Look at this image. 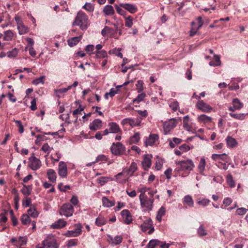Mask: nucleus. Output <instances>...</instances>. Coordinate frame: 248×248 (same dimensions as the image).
<instances>
[{"instance_id":"nucleus-1","label":"nucleus","mask_w":248,"mask_h":248,"mask_svg":"<svg viewBox=\"0 0 248 248\" xmlns=\"http://www.w3.org/2000/svg\"><path fill=\"white\" fill-rule=\"evenodd\" d=\"M73 25L79 26L80 28L82 30H86L89 25L87 15L82 11L78 12L73 23Z\"/></svg>"},{"instance_id":"nucleus-2","label":"nucleus","mask_w":248,"mask_h":248,"mask_svg":"<svg viewBox=\"0 0 248 248\" xmlns=\"http://www.w3.org/2000/svg\"><path fill=\"white\" fill-rule=\"evenodd\" d=\"M175 165L174 171L177 172L182 170L191 171L194 167V163L191 159L175 161Z\"/></svg>"},{"instance_id":"nucleus-3","label":"nucleus","mask_w":248,"mask_h":248,"mask_svg":"<svg viewBox=\"0 0 248 248\" xmlns=\"http://www.w3.org/2000/svg\"><path fill=\"white\" fill-rule=\"evenodd\" d=\"M59 245L54 237L49 235L43 241L41 245L36 246V248H58Z\"/></svg>"},{"instance_id":"nucleus-4","label":"nucleus","mask_w":248,"mask_h":248,"mask_svg":"<svg viewBox=\"0 0 248 248\" xmlns=\"http://www.w3.org/2000/svg\"><path fill=\"white\" fill-rule=\"evenodd\" d=\"M110 151L115 155H122L126 154L125 146L120 142L113 143L110 147Z\"/></svg>"},{"instance_id":"nucleus-5","label":"nucleus","mask_w":248,"mask_h":248,"mask_svg":"<svg viewBox=\"0 0 248 248\" xmlns=\"http://www.w3.org/2000/svg\"><path fill=\"white\" fill-rule=\"evenodd\" d=\"M141 208L147 211H151L153 208V204L154 202V199L152 197L147 196L139 198Z\"/></svg>"},{"instance_id":"nucleus-6","label":"nucleus","mask_w":248,"mask_h":248,"mask_svg":"<svg viewBox=\"0 0 248 248\" xmlns=\"http://www.w3.org/2000/svg\"><path fill=\"white\" fill-rule=\"evenodd\" d=\"M74 210L73 206L69 203L64 204L61 208L59 213L61 216L70 217L72 216Z\"/></svg>"},{"instance_id":"nucleus-7","label":"nucleus","mask_w":248,"mask_h":248,"mask_svg":"<svg viewBox=\"0 0 248 248\" xmlns=\"http://www.w3.org/2000/svg\"><path fill=\"white\" fill-rule=\"evenodd\" d=\"M178 120L175 118L170 119L169 121L163 123V128L165 134H168L170 130L177 125Z\"/></svg>"},{"instance_id":"nucleus-8","label":"nucleus","mask_w":248,"mask_h":248,"mask_svg":"<svg viewBox=\"0 0 248 248\" xmlns=\"http://www.w3.org/2000/svg\"><path fill=\"white\" fill-rule=\"evenodd\" d=\"M76 228L72 230L68 231L65 233V236L67 237H75L80 235L82 232V226L80 223L75 224Z\"/></svg>"},{"instance_id":"nucleus-9","label":"nucleus","mask_w":248,"mask_h":248,"mask_svg":"<svg viewBox=\"0 0 248 248\" xmlns=\"http://www.w3.org/2000/svg\"><path fill=\"white\" fill-rule=\"evenodd\" d=\"M192 27L190 31V35L191 36H194L197 31L202 27L203 22L202 18L201 16L198 17L195 21L191 23Z\"/></svg>"},{"instance_id":"nucleus-10","label":"nucleus","mask_w":248,"mask_h":248,"mask_svg":"<svg viewBox=\"0 0 248 248\" xmlns=\"http://www.w3.org/2000/svg\"><path fill=\"white\" fill-rule=\"evenodd\" d=\"M196 107L198 109L206 113L210 112L213 110L211 106L202 100L197 102Z\"/></svg>"},{"instance_id":"nucleus-11","label":"nucleus","mask_w":248,"mask_h":248,"mask_svg":"<svg viewBox=\"0 0 248 248\" xmlns=\"http://www.w3.org/2000/svg\"><path fill=\"white\" fill-rule=\"evenodd\" d=\"M137 166L136 163L134 162H132L128 169L124 170L122 172L119 173L115 176L116 180L117 181L121 182V180L119 179L120 176H122L124 173L125 172H127L130 175V176H132L133 173L137 170Z\"/></svg>"},{"instance_id":"nucleus-12","label":"nucleus","mask_w":248,"mask_h":248,"mask_svg":"<svg viewBox=\"0 0 248 248\" xmlns=\"http://www.w3.org/2000/svg\"><path fill=\"white\" fill-rule=\"evenodd\" d=\"M11 242L16 247L22 248L21 247L25 245L27 243V238L25 236H19L17 238L13 237L11 239Z\"/></svg>"},{"instance_id":"nucleus-13","label":"nucleus","mask_w":248,"mask_h":248,"mask_svg":"<svg viewBox=\"0 0 248 248\" xmlns=\"http://www.w3.org/2000/svg\"><path fill=\"white\" fill-rule=\"evenodd\" d=\"M29 162V166L33 170H37L41 166L40 160L33 155L30 157Z\"/></svg>"},{"instance_id":"nucleus-14","label":"nucleus","mask_w":248,"mask_h":248,"mask_svg":"<svg viewBox=\"0 0 248 248\" xmlns=\"http://www.w3.org/2000/svg\"><path fill=\"white\" fill-rule=\"evenodd\" d=\"M108 242L112 245H119L122 242L123 240V236L120 235H118L113 237L111 235L108 234Z\"/></svg>"},{"instance_id":"nucleus-15","label":"nucleus","mask_w":248,"mask_h":248,"mask_svg":"<svg viewBox=\"0 0 248 248\" xmlns=\"http://www.w3.org/2000/svg\"><path fill=\"white\" fill-rule=\"evenodd\" d=\"M141 120L139 118L134 120L131 118L124 119L122 121L123 124H129L132 127L140 126V125Z\"/></svg>"},{"instance_id":"nucleus-16","label":"nucleus","mask_w":248,"mask_h":248,"mask_svg":"<svg viewBox=\"0 0 248 248\" xmlns=\"http://www.w3.org/2000/svg\"><path fill=\"white\" fill-rule=\"evenodd\" d=\"M232 106H230L228 108L229 110L232 112L239 110L243 107V104L237 98L232 100Z\"/></svg>"},{"instance_id":"nucleus-17","label":"nucleus","mask_w":248,"mask_h":248,"mask_svg":"<svg viewBox=\"0 0 248 248\" xmlns=\"http://www.w3.org/2000/svg\"><path fill=\"white\" fill-rule=\"evenodd\" d=\"M58 174L62 177H66L67 175V168L66 163L63 161H60L59 164Z\"/></svg>"},{"instance_id":"nucleus-18","label":"nucleus","mask_w":248,"mask_h":248,"mask_svg":"<svg viewBox=\"0 0 248 248\" xmlns=\"http://www.w3.org/2000/svg\"><path fill=\"white\" fill-rule=\"evenodd\" d=\"M120 6L124 8L131 14L135 13L138 11L137 6L131 3H120Z\"/></svg>"},{"instance_id":"nucleus-19","label":"nucleus","mask_w":248,"mask_h":248,"mask_svg":"<svg viewBox=\"0 0 248 248\" xmlns=\"http://www.w3.org/2000/svg\"><path fill=\"white\" fill-rule=\"evenodd\" d=\"M121 214L122 217L123 221L124 223L126 224H129L132 222V216L128 210H123L121 211Z\"/></svg>"},{"instance_id":"nucleus-20","label":"nucleus","mask_w":248,"mask_h":248,"mask_svg":"<svg viewBox=\"0 0 248 248\" xmlns=\"http://www.w3.org/2000/svg\"><path fill=\"white\" fill-rule=\"evenodd\" d=\"M151 155H144L143 160L142 162V165L143 169L147 170L151 166Z\"/></svg>"},{"instance_id":"nucleus-21","label":"nucleus","mask_w":248,"mask_h":248,"mask_svg":"<svg viewBox=\"0 0 248 248\" xmlns=\"http://www.w3.org/2000/svg\"><path fill=\"white\" fill-rule=\"evenodd\" d=\"M102 127V123L101 120L97 119L93 120L89 125V128L91 130L96 131Z\"/></svg>"},{"instance_id":"nucleus-22","label":"nucleus","mask_w":248,"mask_h":248,"mask_svg":"<svg viewBox=\"0 0 248 248\" xmlns=\"http://www.w3.org/2000/svg\"><path fill=\"white\" fill-rule=\"evenodd\" d=\"M192 123L189 122V117L188 115L185 116L183 118V126L185 130L189 132H193L192 126Z\"/></svg>"},{"instance_id":"nucleus-23","label":"nucleus","mask_w":248,"mask_h":248,"mask_svg":"<svg viewBox=\"0 0 248 248\" xmlns=\"http://www.w3.org/2000/svg\"><path fill=\"white\" fill-rule=\"evenodd\" d=\"M183 202L184 205H186V207L191 208L194 205V201L193 198L189 195H187L183 198Z\"/></svg>"},{"instance_id":"nucleus-24","label":"nucleus","mask_w":248,"mask_h":248,"mask_svg":"<svg viewBox=\"0 0 248 248\" xmlns=\"http://www.w3.org/2000/svg\"><path fill=\"white\" fill-rule=\"evenodd\" d=\"M123 85L117 86L115 88H111L109 92L106 93L105 94L104 97L106 99H108V96L111 97L114 96L116 94H117L119 91V88L122 87Z\"/></svg>"},{"instance_id":"nucleus-25","label":"nucleus","mask_w":248,"mask_h":248,"mask_svg":"<svg viewBox=\"0 0 248 248\" xmlns=\"http://www.w3.org/2000/svg\"><path fill=\"white\" fill-rule=\"evenodd\" d=\"M158 138V137L157 135H151L145 141V145L146 146L153 145Z\"/></svg>"},{"instance_id":"nucleus-26","label":"nucleus","mask_w":248,"mask_h":248,"mask_svg":"<svg viewBox=\"0 0 248 248\" xmlns=\"http://www.w3.org/2000/svg\"><path fill=\"white\" fill-rule=\"evenodd\" d=\"M153 226V222L151 219L149 218L145 220L143 224H141L140 228L143 232H146Z\"/></svg>"},{"instance_id":"nucleus-27","label":"nucleus","mask_w":248,"mask_h":248,"mask_svg":"<svg viewBox=\"0 0 248 248\" xmlns=\"http://www.w3.org/2000/svg\"><path fill=\"white\" fill-rule=\"evenodd\" d=\"M108 128L110 133H117L121 131L118 124L115 123H111L108 124Z\"/></svg>"},{"instance_id":"nucleus-28","label":"nucleus","mask_w":248,"mask_h":248,"mask_svg":"<svg viewBox=\"0 0 248 248\" xmlns=\"http://www.w3.org/2000/svg\"><path fill=\"white\" fill-rule=\"evenodd\" d=\"M47 176L49 180L52 183H55L56 181V173L53 169H48L46 172Z\"/></svg>"},{"instance_id":"nucleus-29","label":"nucleus","mask_w":248,"mask_h":248,"mask_svg":"<svg viewBox=\"0 0 248 248\" xmlns=\"http://www.w3.org/2000/svg\"><path fill=\"white\" fill-rule=\"evenodd\" d=\"M66 222L63 219H59L51 225V227L54 229H60L64 227Z\"/></svg>"},{"instance_id":"nucleus-30","label":"nucleus","mask_w":248,"mask_h":248,"mask_svg":"<svg viewBox=\"0 0 248 248\" xmlns=\"http://www.w3.org/2000/svg\"><path fill=\"white\" fill-rule=\"evenodd\" d=\"M227 155L225 153L222 154H214L212 155L211 158L213 160L215 161H219L221 160H223L224 161L227 162Z\"/></svg>"},{"instance_id":"nucleus-31","label":"nucleus","mask_w":248,"mask_h":248,"mask_svg":"<svg viewBox=\"0 0 248 248\" xmlns=\"http://www.w3.org/2000/svg\"><path fill=\"white\" fill-rule=\"evenodd\" d=\"M70 90V87H67L65 88H62L54 90V94L58 98H61L63 94L66 93L68 90Z\"/></svg>"},{"instance_id":"nucleus-32","label":"nucleus","mask_w":248,"mask_h":248,"mask_svg":"<svg viewBox=\"0 0 248 248\" xmlns=\"http://www.w3.org/2000/svg\"><path fill=\"white\" fill-rule=\"evenodd\" d=\"M168 104L170 108L173 111H176L179 108V104L176 100L171 99L169 100Z\"/></svg>"},{"instance_id":"nucleus-33","label":"nucleus","mask_w":248,"mask_h":248,"mask_svg":"<svg viewBox=\"0 0 248 248\" xmlns=\"http://www.w3.org/2000/svg\"><path fill=\"white\" fill-rule=\"evenodd\" d=\"M227 145L229 148H233L236 146L237 142L236 140L232 137L228 136L226 139Z\"/></svg>"},{"instance_id":"nucleus-34","label":"nucleus","mask_w":248,"mask_h":248,"mask_svg":"<svg viewBox=\"0 0 248 248\" xmlns=\"http://www.w3.org/2000/svg\"><path fill=\"white\" fill-rule=\"evenodd\" d=\"M81 39V36L71 38L67 40L68 45L70 47H73L77 45Z\"/></svg>"},{"instance_id":"nucleus-35","label":"nucleus","mask_w":248,"mask_h":248,"mask_svg":"<svg viewBox=\"0 0 248 248\" xmlns=\"http://www.w3.org/2000/svg\"><path fill=\"white\" fill-rule=\"evenodd\" d=\"M103 13L106 16H111L114 14L115 11L111 5H106L103 9Z\"/></svg>"},{"instance_id":"nucleus-36","label":"nucleus","mask_w":248,"mask_h":248,"mask_svg":"<svg viewBox=\"0 0 248 248\" xmlns=\"http://www.w3.org/2000/svg\"><path fill=\"white\" fill-rule=\"evenodd\" d=\"M199 122L203 124L210 123L212 121V118L205 114L200 115L197 118Z\"/></svg>"},{"instance_id":"nucleus-37","label":"nucleus","mask_w":248,"mask_h":248,"mask_svg":"<svg viewBox=\"0 0 248 248\" xmlns=\"http://www.w3.org/2000/svg\"><path fill=\"white\" fill-rule=\"evenodd\" d=\"M206 165V161L204 158H201L199 164L198 165V169L199 172L201 174H203V172L205 170Z\"/></svg>"},{"instance_id":"nucleus-38","label":"nucleus","mask_w":248,"mask_h":248,"mask_svg":"<svg viewBox=\"0 0 248 248\" xmlns=\"http://www.w3.org/2000/svg\"><path fill=\"white\" fill-rule=\"evenodd\" d=\"M107 222V219L101 215H99L95 219V224L99 227L105 225Z\"/></svg>"},{"instance_id":"nucleus-39","label":"nucleus","mask_w":248,"mask_h":248,"mask_svg":"<svg viewBox=\"0 0 248 248\" xmlns=\"http://www.w3.org/2000/svg\"><path fill=\"white\" fill-rule=\"evenodd\" d=\"M103 205L104 206L107 207H111L115 205V202L113 201H110L106 197H103L102 199Z\"/></svg>"},{"instance_id":"nucleus-40","label":"nucleus","mask_w":248,"mask_h":248,"mask_svg":"<svg viewBox=\"0 0 248 248\" xmlns=\"http://www.w3.org/2000/svg\"><path fill=\"white\" fill-rule=\"evenodd\" d=\"M150 189V187H147L145 186H140L138 188V191L140 193L139 198H141L147 196L145 193L146 191Z\"/></svg>"},{"instance_id":"nucleus-41","label":"nucleus","mask_w":248,"mask_h":248,"mask_svg":"<svg viewBox=\"0 0 248 248\" xmlns=\"http://www.w3.org/2000/svg\"><path fill=\"white\" fill-rule=\"evenodd\" d=\"M112 178L109 177L102 176L97 179V182L100 184L101 186H103L109 181H112Z\"/></svg>"},{"instance_id":"nucleus-42","label":"nucleus","mask_w":248,"mask_h":248,"mask_svg":"<svg viewBox=\"0 0 248 248\" xmlns=\"http://www.w3.org/2000/svg\"><path fill=\"white\" fill-rule=\"evenodd\" d=\"M32 190V187L31 186L23 185V188L21 189V192L26 196L30 195Z\"/></svg>"},{"instance_id":"nucleus-43","label":"nucleus","mask_w":248,"mask_h":248,"mask_svg":"<svg viewBox=\"0 0 248 248\" xmlns=\"http://www.w3.org/2000/svg\"><path fill=\"white\" fill-rule=\"evenodd\" d=\"M14 33L11 30H8L4 32L3 40L7 41L12 40Z\"/></svg>"},{"instance_id":"nucleus-44","label":"nucleus","mask_w":248,"mask_h":248,"mask_svg":"<svg viewBox=\"0 0 248 248\" xmlns=\"http://www.w3.org/2000/svg\"><path fill=\"white\" fill-rule=\"evenodd\" d=\"M140 140V133L138 132H137V133H135L134 135L130 138V139L129 140V144H134V143H136L138 142H139Z\"/></svg>"},{"instance_id":"nucleus-45","label":"nucleus","mask_w":248,"mask_h":248,"mask_svg":"<svg viewBox=\"0 0 248 248\" xmlns=\"http://www.w3.org/2000/svg\"><path fill=\"white\" fill-rule=\"evenodd\" d=\"M161 241L158 239H152L150 240L147 246V248H155L156 246L160 245Z\"/></svg>"},{"instance_id":"nucleus-46","label":"nucleus","mask_w":248,"mask_h":248,"mask_svg":"<svg viewBox=\"0 0 248 248\" xmlns=\"http://www.w3.org/2000/svg\"><path fill=\"white\" fill-rule=\"evenodd\" d=\"M17 29L19 34H24L28 32L29 29L27 27L25 26L23 23L17 26Z\"/></svg>"},{"instance_id":"nucleus-47","label":"nucleus","mask_w":248,"mask_h":248,"mask_svg":"<svg viewBox=\"0 0 248 248\" xmlns=\"http://www.w3.org/2000/svg\"><path fill=\"white\" fill-rule=\"evenodd\" d=\"M226 181L230 187H234L235 186V183L233 180L232 176L231 174H229L226 176Z\"/></svg>"},{"instance_id":"nucleus-48","label":"nucleus","mask_w":248,"mask_h":248,"mask_svg":"<svg viewBox=\"0 0 248 248\" xmlns=\"http://www.w3.org/2000/svg\"><path fill=\"white\" fill-rule=\"evenodd\" d=\"M82 8L88 12L92 13L94 11V4L90 2H86L82 6Z\"/></svg>"},{"instance_id":"nucleus-49","label":"nucleus","mask_w":248,"mask_h":248,"mask_svg":"<svg viewBox=\"0 0 248 248\" xmlns=\"http://www.w3.org/2000/svg\"><path fill=\"white\" fill-rule=\"evenodd\" d=\"M215 61H211L209 62V64L210 66H218L220 64V57L218 55H217L214 54V55Z\"/></svg>"},{"instance_id":"nucleus-50","label":"nucleus","mask_w":248,"mask_h":248,"mask_svg":"<svg viewBox=\"0 0 248 248\" xmlns=\"http://www.w3.org/2000/svg\"><path fill=\"white\" fill-rule=\"evenodd\" d=\"M165 208L163 207H161L157 212L156 218L159 222L161 221L162 217L165 215Z\"/></svg>"},{"instance_id":"nucleus-51","label":"nucleus","mask_w":248,"mask_h":248,"mask_svg":"<svg viewBox=\"0 0 248 248\" xmlns=\"http://www.w3.org/2000/svg\"><path fill=\"white\" fill-rule=\"evenodd\" d=\"M210 202V201L207 199L199 198L197 200V203L202 206H206Z\"/></svg>"},{"instance_id":"nucleus-52","label":"nucleus","mask_w":248,"mask_h":248,"mask_svg":"<svg viewBox=\"0 0 248 248\" xmlns=\"http://www.w3.org/2000/svg\"><path fill=\"white\" fill-rule=\"evenodd\" d=\"M232 202V200L231 198L227 197L224 199L223 201V204L221 205L222 209H225L226 207L230 205Z\"/></svg>"},{"instance_id":"nucleus-53","label":"nucleus","mask_w":248,"mask_h":248,"mask_svg":"<svg viewBox=\"0 0 248 248\" xmlns=\"http://www.w3.org/2000/svg\"><path fill=\"white\" fill-rule=\"evenodd\" d=\"M140 94L137 96L136 98L133 99V102L135 103H139L143 100L144 98L146 97V94L144 93L141 92L139 93Z\"/></svg>"},{"instance_id":"nucleus-54","label":"nucleus","mask_w":248,"mask_h":248,"mask_svg":"<svg viewBox=\"0 0 248 248\" xmlns=\"http://www.w3.org/2000/svg\"><path fill=\"white\" fill-rule=\"evenodd\" d=\"M28 215L33 218H35L38 217V213L36 211V209L32 207L30 208L28 210Z\"/></svg>"},{"instance_id":"nucleus-55","label":"nucleus","mask_w":248,"mask_h":248,"mask_svg":"<svg viewBox=\"0 0 248 248\" xmlns=\"http://www.w3.org/2000/svg\"><path fill=\"white\" fill-rule=\"evenodd\" d=\"M143 82L141 80L137 81L136 84V90L138 93H141L143 90Z\"/></svg>"},{"instance_id":"nucleus-56","label":"nucleus","mask_w":248,"mask_h":248,"mask_svg":"<svg viewBox=\"0 0 248 248\" xmlns=\"http://www.w3.org/2000/svg\"><path fill=\"white\" fill-rule=\"evenodd\" d=\"M197 233L200 236H204L207 235V232L202 225H201L197 230Z\"/></svg>"},{"instance_id":"nucleus-57","label":"nucleus","mask_w":248,"mask_h":248,"mask_svg":"<svg viewBox=\"0 0 248 248\" xmlns=\"http://www.w3.org/2000/svg\"><path fill=\"white\" fill-rule=\"evenodd\" d=\"M229 114L232 117L240 120H244L246 116V115L244 113L235 114L230 113Z\"/></svg>"},{"instance_id":"nucleus-58","label":"nucleus","mask_w":248,"mask_h":248,"mask_svg":"<svg viewBox=\"0 0 248 248\" xmlns=\"http://www.w3.org/2000/svg\"><path fill=\"white\" fill-rule=\"evenodd\" d=\"M133 24V18L131 16H128L125 18V26L128 28H131Z\"/></svg>"},{"instance_id":"nucleus-59","label":"nucleus","mask_w":248,"mask_h":248,"mask_svg":"<svg viewBox=\"0 0 248 248\" xmlns=\"http://www.w3.org/2000/svg\"><path fill=\"white\" fill-rule=\"evenodd\" d=\"M21 220L23 224L26 225L29 223L31 221L30 216L27 214L23 215L21 217Z\"/></svg>"},{"instance_id":"nucleus-60","label":"nucleus","mask_w":248,"mask_h":248,"mask_svg":"<svg viewBox=\"0 0 248 248\" xmlns=\"http://www.w3.org/2000/svg\"><path fill=\"white\" fill-rule=\"evenodd\" d=\"M18 53V50L15 48L7 52V56L10 58H14L17 55Z\"/></svg>"},{"instance_id":"nucleus-61","label":"nucleus","mask_w":248,"mask_h":248,"mask_svg":"<svg viewBox=\"0 0 248 248\" xmlns=\"http://www.w3.org/2000/svg\"><path fill=\"white\" fill-rule=\"evenodd\" d=\"M96 56L98 58H105L107 57V53L105 50L97 51Z\"/></svg>"},{"instance_id":"nucleus-62","label":"nucleus","mask_w":248,"mask_h":248,"mask_svg":"<svg viewBox=\"0 0 248 248\" xmlns=\"http://www.w3.org/2000/svg\"><path fill=\"white\" fill-rule=\"evenodd\" d=\"M14 121L16 124V125L18 127V131L20 133H22L24 132V127L23 124H22V123L19 120H14Z\"/></svg>"},{"instance_id":"nucleus-63","label":"nucleus","mask_w":248,"mask_h":248,"mask_svg":"<svg viewBox=\"0 0 248 248\" xmlns=\"http://www.w3.org/2000/svg\"><path fill=\"white\" fill-rule=\"evenodd\" d=\"M41 149L45 153L49 154L51 150L53 149V148L50 147L47 143H45L42 146Z\"/></svg>"},{"instance_id":"nucleus-64","label":"nucleus","mask_w":248,"mask_h":248,"mask_svg":"<svg viewBox=\"0 0 248 248\" xmlns=\"http://www.w3.org/2000/svg\"><path fill=\"white\" fill-rule=\"evenodd\" d=\"M78 240L77 239H70L67 242V246L68 247L76 246L78 245Z\"/></svg>"}]
</instances>
